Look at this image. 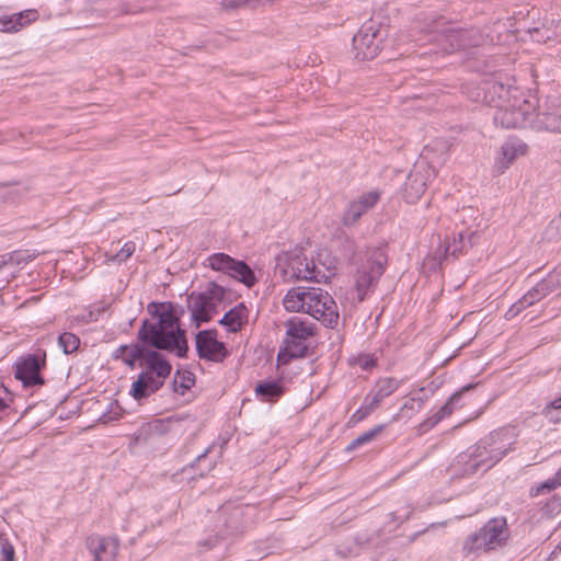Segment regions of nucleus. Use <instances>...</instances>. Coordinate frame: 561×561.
I'll return each instance as SVG.
<instances>
[{"mask_svg": "<svg viewBox=\"0 0 561 561\" xmlns=\"http://www.w3.org/2000/svg\"><path fill=\"white\" fill-rule=\"evenodd\" d=\"M376 409L378 408L367 397H365L362 405L351 416V421L355 423L360 422Z\"/></svg>", "mask_w": 561, "mask_h": 561, "instance_id": "nucleus-36", "label": "nucleus"}, {"mask_svg": "<svg viewBox=\"0 0 561 561\" xmlns=\"http://www.w3.org/2000/svg\"><path fill=\"white\" fill-rule=\"evenodd\" d=\"M196 350L201 358L213 362H222L228 355L225 344L218 341L215 330H204L196 334Z\"/></svg>", "mask_w": 561, "mask_h": 561, "instance_id": "nucleus-13", "label": "nucleus"}, {"mask_svg": "<svg viewBox=\"0 0 561 561\" xmlns=\"http://www.w3.org/2000/svg\"><path fill=\"white\" fill-rule=\"evenodd\" d=\"M121 416H122V409L116 403H112L110 405V410L104 412L100 416V421L102 423L106 424L112 421L118 420Z\"/></svg>", "mask_w": 561, "mask_h": 561, "instance_id": "nucleus-37", "label": "nucleus"}, {"mask_svg": "<svg viewBox=\"0 0 561 561\" xmlns=\"http://www.w3.org/2000/svg\"><path fill=\"white\" fill-rule=\"evenodd\" d=\"M528 146L520 139L508 138L500 148L494 161L493 172L501 175L519 157L527 153Z\"/></svg>", "mask_w": 561, "mask_h": 561, "instance_id": "nucleus-14", "label": "nucleus"}, {"mask_svg": "<svg viewBox=\"0 0 561 561\" xmlns=\"http://www.w3.org/2000/svg\"><path fill=\"white\" fill-rule=\"evenodd\" d=\"M542 415L551 423L561 422V397L557 398L545 405Z\"/></svg>", "mask_w": 561, "mask_h": 561, "instance_id": "nucleus-32", "label": "nucleus"}, {"mask_svg": "<svg viewBox=\"0 0 561 561\" xmlns=\"http://www.w3.org/2000/svg\"><path fill=\"white\" fill-rule=\"evenodd\" d=\"M444 37L449 43V47L445 48L447 53H451L458 48L478 45L477 41H471L469 38V33L467 31L448 30Z\"/></svg>", "mask_w": 561, "mask_h": 561, "instance_id": "nucleus-27", "label": "nucleus"}, {"mask_svg": "<svg viewBox=\"0 0 561 561\" xmlns=\"http://www.w3.org/2000/svg\"><path fill=\"white\" fill-rule=\"evenodd\" d=\"M7 408V403L3 399L0 398V412L3 411Z\"/></svg>", "mask_w": 561, "mask_h": 561, "instance_id": "nucleus-44", "label": "nucleus"}, {"mask_svg": "<svg viewBox=\"0 0 561 561\" xmlns=\"http://www.w3.org/2000/svg\"><path fill=\"white\" fill-rule=\"evenodd\" d=\"M508 538L510 530L506 519L504 517H494L466 539L463 550L467 553H476L480 550H494L505 546Z\"/></svg>", "mask_w": 561, "mask_h": 561, "instance_id": "nucleus-7", "label": "nucleus"}, {"mask_svg": "<svg viewBox=\"0 0 561 561\" xmlns=\"http://www.w3.org/2000/svg\"><path fill=\"white\" fill-rule=\"evenodd\" d=\"M4 21H7V13L0 7V31L4 32Z\"/></svg>", "mask_w": 561, "mask_h": 561, "instance_id": "nucleus-41", "label": "nucleus"}, {"mask_svg": "<svg viewBox=\"0 0 561 561\" xmlns=\"http://www.w3.org/2000/svg\"><path fill=\"white\" fill-rule=\"evenodd\" d=\"M557 486H561V469L554 474L553 478L531 488L530 495L537 496L539 494L548 493L554 490Z\"/></svg>", "mask_w": 561, "mask_h": 561, "instance_id": "nucleus-33", "label": "nucleus"}, {"mask_svg": "<svg viewBox=\"0 0 561 561\" xmlns=\"http://www.w3.org/2000/svg\"><path fill=\"white\" fill-rule=\"evenodd\" d=\"M39 18V13L35 9H27L14 14H7L4 21V32L16 33L28 26Z\"/></svg>", "mask_w": 561, "mask_h": 561, "instance_id": "nucleus-25", "label": "nucleus"}, {"mask_svg": "<svg viewBox=\"0 0 561 561\" xmlns=\"http://www.w3.org/2000/svg\"><path fill=\"white\" fill-rule=\"evenodd\" d=\"M423 403L424 401L421 398L411 397L407 399L399 412L392 416L391 422H398L403 417L411 419L422 410Z\"/></svg>", "mask_w": 561, "mask_h": 561, "instance_id": "nucleus-29", "label": "nucleus"}, {"mask_svg": "<svg viewBox=\"0 0 561 561\" xmlns=\"http://www.w3.org/2000/svg\"><path fill=\"white\" fill-rule=\"evenodd\" d=\"M191 383H193V380L191 379V377H187L183 383H181V387H183L184 389H190L191 387Z\"/></svg>", "mask_w": 561, "mask_h": 561, "instance_id": "nucleus-42", "label": "nucleus"}, {"mask_svg": "<svg viewBox=\"0 0 561 561\" xmlns=\"http://www.w3.org/2000/svg\"><path fill=\"white\" fill-rule=\"evenodd\" d=\"M285 352L289 357H302L307 352L305 342L314 334V325L298 317L285 322Z\"/></svg>", "mask_w": 561, "mask_h": 561, "instance_id": "nucleus-10", "label": "nucleus"}, {"mask_svg": "<svg viewBox=\"0 0 561 561\" xmlns=\"http://www.w3.org/2000/svg\"><path fill=\"white\" fill-rule=\"evenodd\" d=\"M251 0H222V5L226 9H238L247 5Z\"/></svg>", "mask_w": 561, "mask_h": 561, "instance_id": "nucleus-40", "label": "nucleus"}, {"mask_svg": "<svg viewBox=\"0 0 561 561\" xmlns=\"http://www.w3.org/2000/svg\"><path fill=\"white\" fill-rule=\"evenodd\" d=\"M380 23L369 20L365 22L353 37L355 57L360 60L375 58L380 50Z\"/></svg>", "mask_w": 561, "mask_h": 561, "instance_id": "nucleus-11", "label": "nucleus"}, {"mask_svg": "<svg viewBox=\"0 0 561 561\" xmlns=\"http://www.w3.org/2000/svg\"><path fill=\"white\" fill-rule=\"evenodd\" d=\"M249 310L243 302L238 304L236 307L230 309L219 320V323L227 329L229 332H238L248 322Z\"/></svg>", "mask_w": 561, "mask_h": 561, "instance_id": "nucleus-23", "label": "nucleus"}, {"mask_svg": "<svg viewBox=\"0 0 561 561\" xmlns=\"http://www.w3.org/2000/svg\"><path fill=\"white\" fill-rule=\"evenodd\" d=\"M473 387H474V385H467V386L462 387L459 391L455 392L437 412L436 422L450 415L454 412V410L457 408L458 401H459L460 397L462 396V393L469 391Z\"/></svg>", "mask_w": 561, "mask_h": 561, "instance_id": "nucleus-30", "label": "nucleus"}, {"mask_svg": "<svg viewBox=\"0 0 561 561\" xmlns=\"http://www.w3.org/2000/svg\"><path fill=\"white\" fill-rule=\"evenodd\" d=\"M45 364V354L28 355L16 363L15 378L20 379L24 386L43 385L44 380L39 375L42 366Z\"/></svg>", "mask_w": 561, "mask_h": 561, "instance_id": "nucleus-16", "label": "nucleus"}, {"mask_svg": "<svg viewBox=\"0 0 561 561\" xmlns=\"http://www.w3.org/2000/svg\"><path fill=\"white\" fill-rule=\"evenodd\" d=\"M513 445L514 442L508 436V431L492 432L466 453L457 456L451 468L455 473L460 476L488 471L513 449Z\"/></svg>", "mask_w": 561, "mask_h": 561, "instance_id": "nucleus-3", "label": "nucleus"}, {"mask_svg": "<svg viewBox=\"0 0 561 561\" xmlns=\"http://www.w3.org/2000/svg\"><path fill=\"white\" fill-rule=\"evenodd\" d=\"M88 548L94 561H115L119 542L115 537L92 536L88 539Z\"/></svg>", "mask_w": 561, "mask_h": 561, "instance_id": "nucleus-19", "label": "nucleus"}, {"mask_svg": "<svg viewBox=\"0 0 561 561\" xmlns=\"http://www.w3.org/2000/svg\"><path fill=\"white\" fill-rule=\"evenodd\" d=\"M255 393L262 401H275L284 393L283 382L280 380L263 381L255 387Z\"/></svg>", "mask_w": 561, "mask_h": 561, "instance_id": "nucleus-26", "label": "nucleus"}, {"mask_svg": "<svg viewBox=\"0 0 561 561\" xmlns=\"http://www.w3.org/2000/svg\"><path fill=\"white\" fill-rule=\"evenodd\" d=\"M58 344L65 354H71L79 348L80 340L73 333L65 332L59 335Z\"/></svg>", "mask_w": 561, "mask_h": 561, "instance_id": "nucleus-34", "label": "nucleus"}, {"mask_svg": "<svg viewBox=\"0 0 561 561\" xmlns=\"http://www.w3.org/2000/svg\"><path fill=\"white\" fill-rule=\"evenodd\" d=\"M206 453H207V450L204 454L199 455L197 458V461H199L202 458H204L206 456Z\"/></svg>", "mask_w": 561, "mask_h": 561, "instance_id": "nucleus-45", "label": "nucleus"}, {"mask_svg": "<svg viewBox=\"0 0 561 561\" xmlns=\"http://www.w3.org/2000/svg\"><path fill=\"white\" fill-rule=\"evenodd\" d=\"M542 280H550L552 287V293L561 287V267L556 268L552 273H550Z\"/></svg>", "mask_w": 561, "mask_h": 561, "instance_id": "nucleus-38", "label": "nucleus"}, {"mask_svg": "<svg viewBox=\"0 0 561 561\" xmlns=\"http://www.w3.org/2000/svg\"><path fill=\"white\" fill-rule=\"evenodd\" d=\"M147 350L139 345H123L116 351V357L122 359L129 366H134L137 359L144 362Z\"/></svg>", "mask_w": 561, "mask_h": 561, "instance_id": "nucleus-28", "label": "nucleus"}, {"mask_svg": "<svg viewBox=\"0 0 561 561\" xmlns=\"http://www.w3.org/2000/svg\"><path fill=\"white\" fill-rule=\"evenodd\" d=\"M550 280H540L506 311L505 318L513 319L527 307L535 305L552 293Z\"/></svg>", "mask_w": 561, "mask_h": 561, "instance_id": "nucleus-18", "label": "nucleus"}, {"mask_svg": "<svg viewBox=\"0 0 561 561\" xmlns=\"http://www.w3.org/2000/svg\"><path fill=\"white\" fill-rule=\"evenodd\" d=\"M225 297L226 289L216 283H208L203 291L192 293L188 296L187 302L191 320L195 328L210 321L219 312Z\"/></svg>", "mask_w": 561, "mask_h": 561, "instance_id": "nucleus-6", "label": "nucleus"}, {"mask_svg": "<svg viewBox=\"0 0 561 561\" xmlns=\"http://www.w3.org/2000/svg\"><path fill=\"white\" fill-rule=\"evenodd\" d=\"M357 364L362 369L368 370L376 366V359L370 355H364L358 358Z\"/></svg>", "mask_w": 561, "mask_h": 561, "instance_id": "nucleus-39", "label": "nucleus"}, {"mask_svg": "<svg viewBox=\"0 0 561 561\" xmlns=\"http://www.w3.org/2000/svg\"><path fill=\"white\" fill-rule=\"evenodd\" d=\"M385 254L380 249H373L365 254L355 275V290L358 301L373 291L383 273Z\"/></svg>", "mask_w": 561, "mask_h": 561, "instance_id": "nucleus-8", "label": "nucleus"}, {"mask_svg": "<svg viewBox=\"0 0 561 561\" xmlns=\"http://www.w3.org/2000/svg\"><path fill=\"white\" fill-rule=\"evenodd\" d=\"M136 250V245L134 242L131 241H128L126 242L122 249L114 255H108L106 254V263H117V264H121L123 262H125L127 259H129L133 253L135 252Z\"/></svg>", "mask_w": 561, "mask_h": 561, "instance_id": "nucleus-35", "label": "nucleus"}, {"mask_svg": "<svg viewBox=\"0 0 561 561\" xmlns=\"http://www.w3.org/2000/svg\"><path fill=\"white\" fill-rule=\"evenodd\" d=\"M283 306L288 312L307 313L325 327L333 328L339 321L336 302L321 288L293 287L284 296Z\"/></svg>", "mask_w": 561, "mask_h": 561, "instance_id": "nucleus-4", "label": "nucleus"}, {"mask_svg": "<svg viewBox=\"0 0 561 561\" xmlns=\"http://www.w3.org/2000/svg\"><path fill=\"white\" fill-rule=\"evenodd\" d=\"M385 430L383 424L376 425L371 430L364 432L358 437H356L354 440L351 442V444L346 447L347 451H353L357 449L358 447L366 445L374 440L382 431Z\"/></svg>", "mask_w": 561, "mask_h": 561, "instance_id": "nucleus-31", "label": "nucleus"}, {"mask_svg": "<svg viewBox=\"0 0 561 561\" xmlns=\"http://www.w3.org/2000/svg\"><path fill=\"white\" fill-rule=\"evenodd\" d=\"M161 386L162 381H159V378H153L149 373L141 371L131 383L129 393L134 399L140 400L154 393Z\"/></svg>", "mask_w": 561, "mask_h": 561, "instance_id": "nucleus-21", "label": "nucleus"}, {"mask_svg": "<svg viewBox=\"0 0 561 561\" xmlns=\"http://www.w3.org/2000/svg\"><path fill=\"white\" fill-rule=\"evenodd\" d=\"M300 248L279 253L276 256V272L284 282L312 280L321 283L329 275Z\"/></svg>", "mask_w": 561, "mask_h": 561, "instance_id": "nucleus-5", "label": "nucleus"}, {"mask_svg": "<svg viewBox=\"0 0 561 561\" xmlns=\"http://www.w3.org/2000/svg\"><path fill=\"white\" fill-rule=\"evenodd\" d=\"M527 127H536L549 131L561 133V110L556 98L549 99L546 107L536 114H533V123Z\"/></svg>", "mask_w": 561, "mask_h": 561, "instance_id": "nucleus-17", "label": "nucleus"}, {"mask_svg": "<svg viewBox=\"0 0 561 561\" xmlns=\"http://www.w3.org/2000/svg\"><path fill=\"white\" fill-rule=\"evenodd\" d=\"M401 386V380L393 377L379 379L371 391L366 396L377 408L381 402L394 393Z\"/></svg>", "mask_w": 561, "mask_h": 561, "instance_id": "nucleus-22", "label": "nucleus"}, {"mask_svg": "<svg viewBox=\"0 0 561 561\" xmlns=\"http://www.w3.org/2000/svg\"><path fill=\"white\" fill-rule=\"evenodd\" d=\"M561 552V545L558 546L552 552H551V559H558L559 553Z\"/></svg>", "mask_w": 561, "mask_h": 561, "instance_id": "nucleus-43", "label": "nucleus"}, {"mask_svg": "<svg viewBox=\"0 0 561 561\" xmlns=\"http://www.w3.org/2000/svg\"><path fill=\"white\" fill-rule=\"evenodd\" d=\"M435 176V170L430 163L422 159L417 161L409 175L403 187V198L407 203L413 204L424 194L428 181Z\"/></svg>", "mask_w": 561, "mask_h": 561, "instance_id": "nucleus-12", "label": "nucleus"}, {"mask_svg": "<svg viewBox=\"0 0 561 561\" xmlns=\"http://www.w3.org/2000/svg\"><path fill=\"white\" fill-rule=\"evenodd\" d=\"M482 91V101L495 108V124L504 128H526L533 123V114L537 107L534 96L494 79L485 81Z\"/></svg>", "mask_w": 561, "mask_h": 561, "instance_id": "nucleus-1", "label": "nucleus"}, {"mask_svg": "<svg viewBox=\"0 0 561 561\" xmlns=\"http://www.w3.org/2000/svg\"><path fill=\"white\" fill-rule=\"evenodd\" d=\"M3 140H4L3 137L0 135V142H2Z\"/></svg>", "mask_w": 561, "mask_h": 561, "instance_id": "nucleus-47", "label": "nucleus"}, {"mask_svg": "<svg viewBox=\"0 0 561 561\" xmlns=\"http://www.w3.org/2000/svg\"><path fill=\"white\" fill-rule=\"evenodd\" d=\"M380 192L377 190L363 193L353 199L345 209L342 222L344 226H354L359 218L369 209L374 208L380 199Z\"/></svg>", "mask_w": 561, "mask_h": 561, "instance_id": "nucleus-15", "label": "nucleus"}, {"mask_svg": "<svg viewBox=\"0 0 561 561\" xmlns=\"http://www.w3.org/2000/svg\"><path fill=\"white\" fill-rule=\"evenodd\" d=\"M284 355L282 353L278 354V359H280Z\"/></svg>", "mask_w": 561, "mask_h": 561, "instance_id": "nucleus-46", "label": "nucleus"}, {"mask_svg": "<svg viewBox=\"0 0 561 561\" xmlns=\"http://www.w3.org/2000/svg\"><path fill=\"white\" fill-rule=\"evenodd\" d=\"M147 309L156 321L144 322L139 339L152 347L172 351L179 357H184L188 346L174 306L171 302H151Z\"/></svg>", "mask_w": 561, "mask_h": 561, "instance_id": "nucleus-2", "label": "nucleus"}, {"mask_svg": "<svg viewBox=\"0 0 561 561\" xmlns=\"http://www.w3.org/2000/svg\"><path fill=\"white\" fill-rule=\"evenodd\" d=\"M144 373H149L153 378H159V381L164 380L171 373L170 363L158 352L147 350L144 362Z\"/></svg>", "mask_w": 561, "mask_h": 561, "instance_id": "nucleus-20", "label": "nucleus"}, {"mask_svg": "<svg viewBox=\"0 0 561 561\" xmlns=\"http://www.w3.org/2000/svg\"><path fill=\"white\" fill-rule=\"evenodd\" d=\"M477 238L476 230L469 228L461 229L458 231L457 237H454L451 242H447L445 252L454 256L466 253L467 250L476 243Z\"/></svg>", "mask_w": 561, "mask_h": 561, "instance_id": "nucleus-24", "label": "nucleus"}, {"mask_svg": "<svg viewBox=\"0 0 561 561\" xmlns=\"http://www.w3.org/2000/svg\"><path fill=\"white\" fill-rule=\"evenodd\" d=\"M206 262V266L232 277L244 284L248 288L254 286L257 280L254 272L248 264L226 253H214L207 257Z\"/></svg>", "mask_w": 561, "mask_h": 561, "instance_id": "nucleus-9", "label": "nucleus"}]
</instances>
